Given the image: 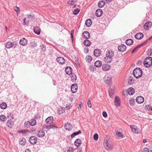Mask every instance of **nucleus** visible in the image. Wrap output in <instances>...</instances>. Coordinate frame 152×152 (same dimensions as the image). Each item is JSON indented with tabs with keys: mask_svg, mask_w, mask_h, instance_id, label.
Segmentation results:
<instances>
[{
	"mask_svg": "<svg viewBox=\"0 0 152 152\" xmlns=\"http://www.w3.org/2000/svg\"><path fill=\"white\" fill-rule=\"evenodd\" d=\"M114 56V53L112 51H108L106 52V57L104 58V61L106 63H110L112 60V57Z\"/></svg>",
	"mask_w": 152,
	"mask_h": 152,
	"instance_id": "obj_1",
	"label": "nucleus"
},
{
	"mask_svg": "<svg viewBox=\"0 0 152 152\" xmlns=\"http://www.w3.org/2000/svg\"><path fill=\"white\" fill-rule=\"evenodd\" d=\"M142 71L140 68H135L133 70V74L134 76L136 78H140L142 76Z\"/></svg>",
	"mask_w": 152,
	"mask_h": 152,
	"instance_id": "obj_2",
	"label": "nucleus"
},
{
	"mask_svg": "<svg viewBox=\"0 0 152 152\" xmlns=\"http://www.w3.org/2000/svg\"><path fill=\"white\" fill-rule=\"evenodd\" d=\"M104 145L105 149L107 151H110L113 149V146L112 143L110 141L106 140H104Z\"/></svg>",
	"mask_w": 152,
	"mask_h": 152,
	"instance_id": "obj_3",
	"label": "nucleus"
},
{
	"mask_svg": "<svg viewBox=\"0 0 152 152\" xmlns=\"http://www.w3.org/2000/svg\"><path fill=\"white\" fill-rule=\"evenodd\" d=\"M143 63L145 67H150L152 65V58L150 57H146Z\"/></svg>",
	"mask_w": 152,
	"mask_h": 152,
	"instance_id": "obj_4",
	"label": "nucleus"
},
{
	"mask_svg": "<svg viewBox=\"0 0 152 152\" xmlns=\"http://www.w3.org/2000/svg\"><path fill=\"white\" fill-rule=\"evenodd\" d=\"M28 18V20H27V22H26V18H25L23 19V23H24V25H26L28 23V21H32L35 18V16L32 13H30L29 15H27Z\"/></svg>",
	"mask_w": 152,
	"mask_h": 152,
	"instance_id": "obj_5",
	"label": "nucleus"
},
{
	"mask_svg": "<svg viewBox=\"0 0 152 152\" xmlns=\"http://www.w3.org/2000/svg\"><path fill=\"white\" fill-rule=\"evenodd\" d=\"M130 126L132 131L134 133L138 134L140 132V129L137 126L134 125H131Z\"/></svg>",
	"mask_w": 152,
	"mask_h": 152,
	"instance_id": "obj_6",
	"label": "nucleus"
},
{
	"mask_svg": "<svg viewBox=\"0 0 152 152\" xmlns=\"http://www.w3.org/2000/svg\"><path fill=\"white\" fill-rule=\"evenodd\" d=\"M29 141L31 144L34 145L37 143V138L35 136H32L29 138Z\"/></svg>",
	"mask_w": 152,
	"mask_h": 152,
	"instance_id": "obj_7",
	"label": "nucleus"
},
{
	"mask_svg": "<svg viewBox=\"0 0 152 152\" xmlns=\"http://www.w3.org/2000/svg\"><path fill=\"white\" fill-rule=\"evenodd\" d=\"M56 61L59 64H63L65 63L66 61L64 58L62 57H58L56 58Z\"/></svg>",
	"mask_w": 152,
	"mask_h": 152,
	"instance_id": "obj_8",
	"label": "nucleus"
},
{
	"mask_svg": "<svg viewBox=\"0 0 152 152\" xmlns=\"http://www.w3.org/2000/svg\"><path fill=\"white\" fill-rule=\"evenodd\" d=\"M114 103L116 107H119L120 105V99L117 96L115 97Z\"/></svg>",
	"mask_w": 152,
	"mask_h": 152,
	"instance_id": "obj_9",
	"label": "nucleus"
},
{
	"mask_svg": "<svg viewBox=\"0 0 152 152\" xmlns=\"http://www.w3.org/2000/svg\"><path fill=\"white\" fill-rule=\"evenodd\" d=\"M77 86L76 83L73 84L71 87V90L72 93H74L76 92L77 90Z\"/></svg>",
	"mask_w": 152,
	"mask_h": 152,
	"instance_id": "obj_10",
	"label": "nucleus"
},
{
	"mask_svg": "<svg viewBox=\"0 0 152 152\" xmlns=\"http://www.w3.org/2000/svg\"><path fill=\"white\" fill-rule=\"evenodd\" d=\"M126 49V45L124 44H122L118 46V50L120 52H124L125 51Z\"/></svg>",
	"mask_w": 152,
	"mask_h": 152,
	"instance_id": "obj_11",
	"label": "nucleus"
},
{
	"mask_svg": "<svg viewBox=\"0 0 152 152\" xmlns=\"http://www.w3.org/2000/svg\"><path fill=\"white\" fill-rule=\"evenodd\" d=\"M82 36L84 38L88 39L90 37V35L88 31H86L83 33Z\"/></svg>",
	"mask_w": 152,
	"mask_h": 152,
	"instance_id": "obj_12",
	"label": "nucleus"
},
{
	"mask_svg": "<svg viewBox=\"0 0 152 152\" xmlns=\"http://www.w3.org/2000/svg\"><path fill=\"white\" fill-rule=\"evenodd\" d=\"M115 91V88L113 86H110L109 89V95L110 97L113 96Z\"/></svg>",
	"mask_w": 152,
	"mask_h": 152,
	"instance_id": "obj_13",
	"label": "nucleus"
},
{
	"mask_svg": "<svg viewBox=\"0 0 152 152\" xmlns=\"http://www.w3.org/2000/svg\"><path fill=\"white\" fill-rule=\"evenodd\" d=\"M136 100L138 103L140 104L144 102V99L142 96H138L137 97Z\"/></svg>",
	"mask_w": 152,
	"mask_h": 152,
	"instance_id": "obj_14",
	"label": "nucleus"
},
{
	"mask_svg": "<svg viewBox=\"0 0 152 152\" xmlns=\"http://www.w3.org/2000/svg\"><path fill=\"white\" fill-rule=\"evenodd\" d=\"M101 52L99 49H96L94 51V54L96 57H99L101 54Z\"/></svg>",
	"mask_w": 152,
	"mask_h": 152,
	"instance_id": "obj_15",
	"label": "nucleus"
},
{
	"mask_svg": "<svg viewBox=\"0 0 152 152\" xmlns=\"http://www.w3.org/2000/svg\"><path fill=\"white\" fill-rule=\"evenodd\" d=\"M45 132L42 129H40L37 134V136L39 137H42L45 135Z\"/></svg>",
	"mask_w": 152,
	"mask_h": 152,
	"instance_id": "obj_16",
	"label": "nucleus"
},
{
	"mask_svg": "<svg viewBox=\"0 0 152 152\" xmlns=\"http://www.w3.org/2000/svg\"><path fill=\"white\" fill-rule=\"evenodd\" d=\"M20 45L24 46L27 44V40L25 38H23L21 39L20 41Z\"/></svg>",
	"mask_w": 152,
	"mask_h": 152,
	"instance_id": "obj_17",
	"label": "nucleus"
},
{
	"mask_svg": "<svg viewBox=\"0 0 152 152\" xmlns=\"http://www.w3.org/2000/svg\"><path fill=\"white\" fill-rule=\"evenodd\" d=\"M65 72L67 74L69 75L72 74V69L70 66H67L65 69Z\"/></svg>",
	"mask_w": 152,
	"mask_h": 152,
	"instance_id": "obj_18",
	"label": "nucleus"
},
{
	"mask_svg": "<svg viewBox=\"0 0 152 152\" xmlns=\"http://www.w3.org/2000/svg\"><path fill=\"white\" fill-rule=\"evenodd\" d=\"M53 118L52 117L50 116L45 120V122L47 124H50L52 123Z\"/></svg>",
	"mask_w": 152,
	"mask_h": 152,
	"instance_id": "obj_19",
	"label": "nucleus"
},
{
	"mask_svg": "<svg viewBox=\"0 0 152 152\" xmlns=\"http://www.w3.org/2000/svg\"><path fill=\"white\" fill-rule=\"evenodd\" d=\"M143 36V34L141 33H139L136 34L135 36V38L137 39H142Z\"/></svg>",
	"mask_w": 152,
	"mask_h": 152,
	"instance_id": "obj_20",
	"label": "nucleus"
},
{
	"mask_svg": "<svg viewBox=\"0 0 152 152\" xmlns=\"http://www.w3.org/2000/svg\"><path fill=\"white\" fill-rule=\"evenodd\" d=\"M102 68L104 71H106L109 69L110 68V66L108 64H104L102 65Z\"/></svg>",
	"mask_w": 152,
	"mask_h": 152,
	"instance_id": "obj_21",
	"label": "nucleus"
},
{
	"mask_svg": "<svg viewBox=\"0 0 152 152\" xmlns=\"http://www.w3.org/2000/svg\"><path fill=\"white\" fill-rule=\"evenodd\" d=\"M151 25V22L147 21L144 24V28L145 29L148 30Z\"/></svg>",
	"mask_w": 152,
	"mask_h": 152,
	"instance_id": "obj_22",
	"label": "nucleus"
},
{
	"mask_svg": "<svg viewBox=\"0 0 152 152\" xmlns=\"http://www.w3.org/2000/svg\"><path fill=\"white\" fill-rule=\"evenodd\" d=\"M102 11L101 9H98L96 11V15L97 17H99L102 14Z\"/></svg>",
	"mask_w": 152,
	"mask_h": 152,
	"instance_id": "obj_23",
	"label": "nucleus"
},
{
	"mask_svg": "<svg viewBox=\"0 0 152 152\" xmlns=\"http://www.w3.org/2000/svg\"><path fill=\"white\" fill-rule=\"evenodd\" d=\"M134 93V89L131 87L129 88L128 89V94L129 95H132Z\"/></svg>",
	"mask_w": 152,
	"mask_h": 152,
	"instance_id": "obj_24",
	"label": "nucleus"
},
{
	"mask_svg": "<svg viewBox=\"0 0 152 152\" xmlns=\"http://www.w3.org/2000/svg\"><path fill=\"white\" fill-rule=\"evenodd\" d=\"M81 144V140L78 139H77L74 142L75 145L77 147L80 146Z\"/></svg>",
	"mask_w": 152,
	"mask_h": 152,
	"instance_id": "obj_25",
	"label": "nucleus"
},
{
	"mask_svg": "<svg viewBox=\"0 0 152 152\" xmlns=\"http://www.w3.org/2000/svg\"><path fill=\"white\" fill-rule=\"evenodd\" d=\"M64 127L66 130L69 131L71 130L72 127V125L69 123H67L66 124H65Z\"/></svg>",
	"mask_w": 152,
	"mask_h": 152,
	"instance_id": "obj_26",
	"label": "nucleus"
},
{
	"mask_svg": "<svg viewBox=\"0 0 152 152\" xmlns=\"http://www.w3.org/2000/svg\"><path fill=\"white\" fill-rule=\"evenodd\" d=\"M41 30L38 26H36L34 29V31L35 33L37 34H39L40 33Z\"/></svg>",
	"mask_w": 152,
	"mask_h": 152,
	"instance_id": "obj_27",
	"label": "nucleus"
},
{
	"mask_svg": "<svg viewBox=\"0 0 152 152\" xmlns=\"http://www.w3.org/2000/svg\"><path fill=\"white\" fill-rule=\"evenodd\" d=\"M92 24L91 20V19H88L85 22V25L87 27H89L91 26Z\"/></svg>",
	"mask_w": 152,
	"mask_h": 152,
	"instance_id": "obj_28",
	"label": "nucleus"
},
{
	"mask_svg": "<svg viewBox=\"0 0 152 152\" xmlns=\"http://www.w3.org/2000/svg\"><path fill=\"white\" fill-rule=\"evenodd\" d=\"M133 42V40L132 39H128L126 40L125 43L127 45H132Z\"/></svg>",
	"mask_w": 152,
	"mask_h": 152,
	"instance_id": "obj_29",
	"label": "nucleus"
},
{
	"mask_svg": "<svg viewBox=\"0 0 152 152\" xmlns=\"http://www.w3.org/2000/svg\"><path fill=\"white\" fill-rule=\"evenodd\" d=\"M128 84L131 85L134 83V80L133 79V77H132L130 76L128 80Z\"/></svg>",
	"mask_w": 152,
	"mask_h": 152,
	"instance_id": "obj_30",
	"label": "nucleus"
},
{
	"mask_svg": "<svg viewBox=\"0 0 152 152\" xmlns=\"http://www.w3.org/2000/svg\"><path fill=\"white\" fill-rule=\"evenodd\" d=\"M26 142V140L24 137L21 138L20 140L19 143L22 145H25Z\"/></svg>",
	"mask_w": 152,
	"mask_h": 152,
	"instance_id": "obj_31",
	"label": "nucleus"
},
{
	"mask_svg": "<svg viewBox=\"0 0 152 152\" xmlns=\"http://www.w3.org/2000/svg\"><path fill=\"white\" fill-rule=\"evenodd\" d=\"M95 66L97 67H100L102 65V62L100 61H97L94 63Z\"/></svg>",
	"mask_w": 152,
	"mask_h": 152,
	"instance_id": "obj_32",
	"label": "nucleus"
},
{
	"mask_svg": "<svg viewBox=\"0 0 152 152\" xmlns=\"http://www.w3.org/2000/svg\"><path fill=\"white\" fill-rule=\"evenodd\" d=\"M29 122L30 124V126H35L37 123L36 121L34 118L31 119L30 121Z\"/></svg>",
	"mask_w": 152,
	"mask_h": 152,
	"instance_id": "obj_33",
	"label": "nucleus"
},
{
	"mask_svg": "<svg viewBox=\"0 0 152 152\" xmlns=\"http://www.w3.org/2000/svg\"><path fill=\"white\" fill-rule=\"evenodd\" d=\"M83 43L84 45L87 46H89L91 44V42L88 40V39L85 40L83 42Z\"/></svg>",
	"mask_w": 152,
	"mask_h": 152,
	"instance_id": "obj_34",
	"label": "nucleus"
},
{
	"mask_svg": "<svg viewBox=\"0 0 152 152\" xmlns=\"http://www.w3.org/2000/svg\"><path fill=\"white\" fill-rule=\"evenodd\" d=\"M81 131L80 130H79L77 132H74L71 135V137L72 138L74 136L81 133Z\"/></svg>",
	"mask_w": 152,
	"mask_h": 152,
	"instance_id": "obj_35",
	"label": "nucleus"
},
{
	"mask_svg": "<svg viewBox=\"0 0 152 152\" xmlns=\"http://www.w3.org/2000/svg\"><path fill=\"white\" fill-rule=\"evenodd\" d=\"M105 4V3L104 1H99L98 3V6L99 8L103 7Z\"/></svg>",
	"mask_w": 152,
	"mask_h": 152,
	"instance_id": "obj_36",
	"label": "nucleus"
},
{
	"mask_svg": "<svg viewBox=\"0 0 152 152\" xmlns=\"http://www.w3.org/2000/svg\"><path fill=\"white\" fill-rule=\"evenodd\" d=\"M12 42H7L5 46L7 48H10L12 47Z\"/></svg>",
	"mask_w": 152,
	"mask_h": 152,
	"instance_id": "obj_37",
	"label": "nucleus"
},
{
	"mask_svg": "<svg viewBox=\"0 0 152 152\" xmlns=\"http://www.w3.org/2000/svg\"><path fill=\"white\" fill-rule=\"evenodd\" d=\"M7 107L6 103L4 102H2L0 104V107L2 109H5Z\"/></svg>",
	"mask_w": 152,
	"mask_h": 152,
	"instance_id": "obj_38",
	"label": "nucleus"
},
{
	"mask_svg": "<svg viewBox=\"0 0 152 152\" xmlns=\"http://www.w3.org/2000/svg\"><path fill=\"white\" fill-rule=\"evenodd\" d=\"M6 124L8 127H10L13 125V122L11 120H8L7 121Z\"/></svg>",
	"mask_w": 152,
	"mask_h": 152,
	"instance_id": "obj_39",
	"label": "nucleus"
},
{
	"mask_svg": "<svg viewBox=\"0 0 152 152\" xmlns=\"http://www.w3.org/2000/svg\"><path fill=\"white\" fill-rule=\"evenodd\" d=\"M86 61L88 62H90L92 60V58L91 56L88 55L86 56Z\"/></svg>",
	"mask_w": 152,
	"mask_h": 152,
	"instance_id": "obj_40",
	"label": "nucleus"
},
{
	"mask_svg": "<svg viewBox=\"0 0 152 152\" xmlns=\"http://www.w3.org/2000/svg\"><path fill=\"white\" fill-rule=\"evenodd\" d=\"M129 103L131 106H133L135 103V99L133 98L129 100Z\"/></svg>",
	"mask_w": 152,
	"mask_h": 152,
	"instance_id": "obj_41",
	"label": "nucleus"
},
{
	"mask_svg": "<svg viewBox=\"0 0 152 152\" xmlns=\"http://www.w3.org/2000/svg\"><path fill=\"white\" fill-rule=\"evenodd\" d=\"M58 112L59 114L63 113L65 112V109L63 108H61L58 110Z\"/></svg>",
	"mask_w": 152,
	"mask_h": 152,
	"instance_id": "obj_42",
	"label": "nucleus"
},
{
	"mask_svg": "<svg viewBox=\"0 0 152 152\" xmlns=\"http://www.w3.org/2000/svg\"><path fill=\"white\" fill-rule=\"evenodd\" d=\"M71 80L73 82L76 81L77 80V77L74 74L71 76Z\"/></svg>",
	"mask_w": 152,
	"mask_h": 152,
	"instance_id": "obj_43",
	"label": "nucleus"
},
{
	"mask_svg": "<svg viewBox=\"0 0 152 152\" xmlns=\"http://www.w3.org/2000/svg\"><path fill=\"white\" fill-rule=\"evenodd\" d=\"M30 126V124L29 121H26L24 123V126L25 127H26V128H29Z\"/></svg>",
	"mask_w": 152,
	"mask_h": 152,
	"instance_id": "obj_44",
	"label": "nucleus"
},
{
	"mask_svg": "<svg viewBox=\"0 0 152 152\" xmlns=\"http://www.w3.org/2000/svg\"><path fill=\"white\" fill-rule=\"evenodd\" d=\"M5 118V115H1L0 116V120L2 121H4L6 120Z\"/></svg>",
	"mask_w": 152,
	"mask_h": 152,
	"instance_id": "obj_45",
	"label": "nucleus"
},
{
	"mask_svg": "<svg viewBox=\"0 0 152 152\" xmlns=\"http://www.w3.org/2000/svg\"><path fill=\"white\" fill-rule=\"evenodd\" d=\"M80 9L79 8H77L75 9L73 12L74 14L75 15H77L78 13L80 11Z\"/></svg>",
	"mask_w": 152,
	"mask_h": 152,
	"instance_id": "obj_46",
	"label": "nucleus"
},
{
	"mask_svg": "<svg viewBox=\"0 0 152 152\" xmlns=\"http://www.w3.org/2000/svg\"><path fill=\"white\" fill-rule=\"evenodd\" d=\"M72 106L71 104H66L65 107L67 110H69L70 108Z\"/></svg>",
	"mask_w": 152,
	"mask_h": 152,
	"instance_id": "obj_47",
	"label": "nucleus"
},
{
	"mask_svg": "<svg viewBox=\"0 0 152 152\" xmlns=\"http://www.w3.org/2000/svg\"><path fill=\"white\" fill-rule=\"evenodd\" d=\"M151 105H146L145 107V110H151Z\"/></svg>",
	"mask_w": 152,
	"mask_h": 152,
	"instance_id": "obj_48",
	"label": "nucleus"
},
{
	"mask_svg": "<svg viewBox=\"0 0 152 152\" xmlns=\"http://www.w3.org/2000/svg\"><path fill=\"white\" fill-rule=\"evenodd\" d=\"M98 138V135L97 134H94V140H97Z\"/></svg>",
	"mask_w": 152,
	"mask_h": 152,
	"instance_id": "obj_49",
	"label": "nucleus"
},
{
	"mask_svg": "<svg viewBox=\"0 0 152 152\" xmlns=\"http://www.w3.org/2000/svg\"><path fill=\"white\" fill-rule=\"evenodd\" d=\"M140 46L139 45L137 46V47H136L132 51L131 53L132 54L136 50H137V49L140 48Z\"/></svg>",
	"mask_w": 152,
	"mask_h": 152,
	"instance_id": "obj_50",
	"label": "nucleus"
},
{
	"mask_svg": "<svg viewBox=\"0 0 152 152\" xmlns=\"http://www.w3.org/2000/svg\"><path fill=\"white\" fill-rule=\"evenodd\" d=\"M18 45V43H16L15 42H12V47H13L14 48H16Z\"/></svg>",
	"mask_w": 152,
	"mask_h": 152,
	"instance_id": "obj_51",
	"label": "nucleus"
},
{
	"mask_svg": "<svg viewBox=\"0 0 152 152\" xmlns=\"http://www.w3.org/2000/svg\"><path fill=\"white\" fill-rule=\"evenodd\" d=\"M74 33V30H72L71 31L70 35H71V37L72 38V41H73V35Z\"/></svg>",
	"mask_w": 152,
	"mask_h": 152,
	"instance_id": "obj_52",
	"label": "nucleus"
},
{
	"mask_svg": "<svg viewBox=\"0 0 152 152\" xmlns=\"http://www.w3.org/2000/svg\"><path fill=\"white\" fill-rule=\"evenodd\" d=\"M105 83L107 84H110L111 83V79H107L105 81Z\"/></svg>",
	"mask_w": 152,
	"mask_h": 152,
	"instance_id": "obj_53",
	"label": "nucleus"
},
{
	"mask_svg": "<svg viewBox=\"0 0 152 152\" xmlns=\"http://www.w3.org/2000/svg\"><path fill=\"white\" fill-rule=\"evenodd\" d=\"M122 93L124 96H126L128 94V91L124 90L122 92Z\"/></svg>",
	"mask_w": 152,
	"mask_h": 152,
	"instance_id": "obj_54",
	"label": "nucleus"
},
{
	"mask_svg": "<svg viewBox=\"0 0 152 152\" xmlns=\"http://www.w3.org/2000/svg\"><path fill=\"white\" fill-rule=\"evenodd\" d=\"M117 135L119 137H121L122 138L124 137L123 135H122V133L120 132H118L116 133Z\"/></svg>",
	"mask_w": 152,
	"mask_h": 152,
	"instance_id": "obj_55",
	"label": "nucleus"
},
{
	"mask_svg": "<svg viewBox=\"0 0 152 152\" xmlns=\"http://www.w3.org/2000/svg\"><path fill=\"white\" fill-rule=\"evenodd\" d=\"M87 104L88 107H91V104L90 100V98L88 100V101L87 102Z\"/></svg>",
	"mask_w": 152,
	"mask_h": 152,
	"instance_id": "obj_56",
	"label": "nucleus"
},
{
	"mask_svg": "<svg viewBox=\"0 0 152 152\" xmlns=\"http://www.w3.org/2000/svg\"><path fill=\"white\" fill-rule=\"evenodd\" d=\"M149 52L148 53H147V54L149 56H151L152 55V49H151L149 51H147V53Z\"/></svg>",
	"mask_w": 152,
	"mask_h": 152,
	"instance_id": "obj_57",
	"label": "nucleus"
},
{
	"mask_svg": "<svg viewBox=\"0 0 152 152\" xmlns=\"http://www.w3.org/2000/svg\"><path fill=\"white\" fill-rule=\"evenodd\" d=\"M31 45L33 47H36L37 46V44L34 42H31L30 43Z\"/></svg>",
	"mask_w": 152,
	"mask_h": 152,
	"instance_id": "obj_58",
	"label": "nucleus"
},
{
	"mask_svg": "<svg viewBox=\"0 0 152 152\" xmlns=\"http://www.w3.org/2000/svg\"><path fill=\"white\" fill-rule=\"evenodd\" d=\"M15 10L16 11L17 13H18L19 12V8L18 7H16L15 8Z\"/></svg>",
	"mask_w": 152,
	"mask_h": 152,
	"instance_id": "obj_59",
	"label": "nucleus"
},
{
	"mask_svg": "<svg viewBox=\"0 0 152 152\" xmlns=\"http://www.w3.org/2000/svg\"><path fill=\"white\" fill-rule=\"evenodd\" d=\"M142 152H149V150L146 148H144L142 150Z\"/></svg>",
	"mask_w": 152,
	"mask_h": 152,
	"instance_id": "obj_60",
	"label": "nucleus"
},
{
	"mask_svg": "<svg viewBox=\"0 0 152 152\" xmlns=\"http://www.w3.org/2000/svg\"><path fill=\"white\" fill-rule=\"evenodd\" d=\"M68 4H70V5H72L75 3V1H68Z\"/></svg>",
	"mask_w": 152,
	"mask_h": 152,
	"instance_id": "obj_61",
	"label": "nucleus"
},
{
	"mask_svg": "<svg viewBox=\"0 0 152 152\" xmlns=\"http://www.w3.org/2000/svg\"><path fill=\"white\" fill-rule=\"evenodd\" d=\"M102 115L104 117H106L107 116V114L106 112H102Z\"/></svg>",
	"mask_w": 152,
	"mask_h": 152,
	"instance_id": "obj_62",
	"label": "nucleus"
},
{
	"mask_svg": "<svg viewBox=\"0 0 152 152\" xmlns=\"http://www.w3.org/2000/svg\"><path fill=\"white\" fill-rule=\"evenodd\" d=\"M147 42V40L141 44L140 45H139L140 46V47L141 46L143 45H144L146 44Z\"/></svg>",
	"mask_w": 152,
	"mask_h": 152,
	"instance_id": "obj_63",
	"label": "nucleus"
},
{
	"mask_svg": "<svg viewBox=\"0 0 152 152\" xmlns=\"http://www.w3.org/2000/svg\"><path fill=\"white\" fill-rule=\"evenodd\" d=\"M8 117H10L12 119H13L14 118V115L11 113H10Z\"/></svg>",
	"mask_w": 152,
	"mask_h": 152,
	"instance_id": "obj_64",
	"label": "nucleus"
}]
</instances>
